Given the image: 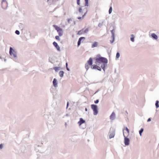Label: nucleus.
<instances>
[{"mask_svg": "<svg viewBox=\"0 0 159 159\" xmlns=\"http://www.w3.org/2000/svg\"><path fill=\"white\" fill-rule=\"evenodd\" d=\"M15 33L17 35H19L20 34V32L18 30H16V31H15Z\"/></svg>", "mask_w": 159, "mask_h": 159, "instance_id": "26", "label": "nucleus"}, {"mask_svg": "<svg viewBox=\"0 0 159 159\" xmlns=\"http://www.w3.org/2000/svg\"><path fill=\"white\" fill-rule=\"evenodd\" d=\"M67 65H68L67 63H66V68H67V70H69V69H68V68L67 67Z\"/></svg>", "mask_w": 159, "mask_h": 159, "instance_id": "33", "label": "nucleus"}, {"mask_svg": "<svg viewBox=\"0 0 159 159\" xmlns=\"http://www.w3.org/2000/svg\"><path fill=\"white\" fill-rule=\"evenodd\" d=\"M91 107L93 111L94 115H96L98 113L97 106L96 105L92 104Z\"/></svg>", "mask_w": 159, "mask_h": 159, "instance_id": "5", "label": "nucleus"}, {"mask_svg": "<svg viewBox=\"0 0 159 159\" xmlns=\"http://www.w3.org/2000/svg\"><path fill=\"white\" fill-rule=\"evenodd\" d=\"M143 128H141L140 130L139 131V134L141 136L142 135V133L143 132Z\"/></svg>", "mask_w": 159, "mask_h": 159, "instance_id": "19", "label": "nucleus"}, {"mask_svg": "<svg viewBox=\"0 0 159 159\" xmlns=\"http://www.w3.org/2000/svg\"><path fill=\"white\" fill-rule=\"evenodd\" d=\"M158 103V101H156L155 105L157 108H158L159 107Z\"/></svg>", "mask_w": 159, "mask_h": 159, "instance_id": "21", "label": "nucleus"}, {"mask_svg": "<svg viewBox=\"0 0 159 159\" xmlns=\"http://www.w3.org/2000/svg\"><path fill=\"white\" fill-rule=\"evenodd\" d=\"M85 1H88V0H85Z\"/></svg>", "mask_w": 159, "mask_h": 159, "instance_id": "38", "label": "nucleus"}, {"mask_svg": "<svg viewBox=\"0 0 159 159\" xmlns=\"http://www.w3.org/2000/svg\"><path fill=\"white\" fill-rule=\"evenodd\" d=\"M87 13V11H86V12H85V13L84 14L82 18H84V16L86 15V14Z\"/></svg>", "mask_w": 159, "mask_h": 159, "instance_id": "32", "label": "nucleus"}, {"mask_svg": "<svg viewBox=\"0 0 159 159\" xmlns=\"http://www.w3.org/2000/svg\"><path fill=\"white\" fill-rule=\"evenodd\" d=\"M64 72L63 71H60L59 72V75L61 77H63L64 75Z\"/></svg>", "mask_w": 159, "mask_h": 159, "instance_id": "16", "label": "nucleus"}, {"mask_svg": "<svg viewBox=\"0 0 159 159\" xmlns=\"http://www.w3.org/2000/svg\"><path fill=\"white\" fill-rule=\"evenodd\" d=\"M2 7L4 9H6L7 7V3L5 0H3L2 2Z\"/></svg>", "mask_w": 159, "mask_h": 159, "instance_id": "8", "label": "nucleus"}, {"mask_svg": "<svg viewBox=\"0 0 159 159\" xmlns=\"http://www.w3.org/2000/svg\"><path fill=\"white\" fill-rule=\"evenodd\" d=\"M125 137V144L126 145H128L129 144V139L127 137Z\"/></svg>", "mask_w": 159, "mask_h": 159, "instance_id": "9", "label": "nucleus"}, {"mask_svg": "<svg viewBox=\"0 0 159 159\" xmlns=\"http://www.w3.org/2000/svg\"><path fill=\"white\" fill-rule=\"evenodd\" d=\"M115 116V114L113 113L110 116V119H113Z\"/></svg>", "mask_w": 159, "mask_h": 159, "instance_id": "20", "label": "nucleus"}, {"mask_svg": "<svg viewBox=\"0 0 159 159\" xmlns=\"http://www.w3.org/2000/svg\"><path fill=\"white\" fill-rule=\"evenodd\" d=\"M48 1H49V0H48Z\"/></svg>", "mask_w": 159, "mask_h": 159, "instance_id": "39", "label": "nucleus"}, {"mask_svg": "<svg viewBox=\"0 0 159 159\" xmlns=\"http://www.w3.org/2000/svg\"><path fill=\"white\" fill-rule=\"evenodd\" d=\"M114 134H110L109 137L110 139H111V138L114 137Z\"/></svg>", "mask_w": 159, "mask_h": 159, "instance_id": "22", "label": "nucleus"}, {"mask_svg": "<svg viewBox=\"0 0 159 159\" xmlns=\"http://www.w3.org/2000/svg\"><path fill=\"white\" fill-rule=\"evenodd\" d=\"M85 111H87V109L86 108H85Z\"/></svg>", "mask_w": 159, "mask_h": 159, "instance_id": "36", "label": "nucleus"}, {"mask_svg": "<svg viewBox=\"0 0 159 159\" xmlns=\"http://www.w3.org/2000/svg\"><path fill=\"white\" fill-rule=\"evenodd\" d=\"M94 102L95 103L97 104L99 102V100H96Z\"/></svg>", "mask_w": 159, "mask_h": 159, "instance_id": "28", "label": "nucleus"}, {"mask_svg": "<svg viewBox=\"0 0 159 159\" xmlns=\"http://www.w3.org/2000/svg\"><path fill=\"white\" fill-rule=\"evenodd\" d=\"M59 36H55V39L57 40H58L59 41L60 40V38H59Z\"/></svg>", "mask_w": 159, "mask_h": 159, "instance_id": "24", "label": "nucleus"}, {"mask_svg": "<svg viewBox=\"0 0 159 159\" xmlns=\"http://www.w3.org/2000/svg\"><path fill=\"white\" fill-rule=\"evenodd\" d=\"M82 18L81 17H78V19H82Z\"/></svg>", "mask_w": 159, "mask_h": 159, "instance_id": "35", "label": "nucleus"}, {"mask_svg": "<svg viewBox=\"0 0 159 159\" xmlns=\"http://www.w3.org/2000/svg\"><path fill=\"white\" fill-rule=\"evenodd\" d=\"M85 122V120H84L82 118H80V120L78 122V124L80 126L82 124H83Z\"/></svg>", "mask_w": 159, "mask_h": 159, "instance_id": "11", "label": "nucleus"}, {"mask_svg": "<svg viewBox=\"0 0 159 159\" xmlns=\"http://www.w3.org/2000/svg\"><path fill=\"white\" fill-rule=\"evenodd\" d=\"M3 147V145L2 144H0V148L1 149H2Z\"/></svg>", "mask_w": 159, "mask_h": 159, "instance_id": "31", "label": "nucleus"}, {"mask_svg": "<svg viewBox=\"0 0 159 159\" xmlns=\"http://www.w3.org/2000/svg\"><path fill=\"white\" fill-rule=\"evenodd\" d=\"M88 5H89V1H86L85 2V6H88Z\"/></svg>", "mask_w": 159, "mask_h": 159, "instance_id": "27", "label": "nucleus"}, {"mask_svg": "<svg viewBox=\"0 0 159 159\" xmlns=\"http://www.w3.org/2000/svg\"><path fill=\"white\" fill-rule=\"evenodd\" d=\"M93 64V59L92 58H90L89 60L85 64V68L87 70H88L90 66H91Z\"/></svg>", "mask_w": 159, "mask_h": 159, "instance_id": "2", "label": "nucleus"}, {"mask_svg": "<svg viewBox=\"0 0 159 159\" xmlns=\"http://www.w3.org/2000/svg\"><path fill=\"white\" fill-rule=\"evenodd\" d=\"M89 29L88 28L86 29H83L79 31L78 33L77 34L79 35H81L82 34H84L85 33H86L89 31Z\"/></svg>", "mask_w": 159, "mask_h": 159, "instance_id": "6", "label": "nucleus"}, {"mask_svg": "<svg viewBox=\"0 0 159 159\" xmlns=\"http://www.w3.org/2000/svg\"><path fill=\"white\" fill-rule=\"evenodd\" d=\"M53 26L55 28L56 30H57L59 36H62L63 34L62 29L55 25H54Z\"/></svg>", "mask_w": 159, "mask_h": 159, "instance_id": "3", "label": "nucleus"}, {"mask_svg": "<svg viewBox=\"0 0 159 159\" xmlns=\"http://www.w3.org/2000/svg\"><path fill=\"white\" fill-rule=\"evenodd\" d=\"M79 11L80 13H81L82 12V9L81 8H80L79 9Z\"/></svg>", "mask_w": 159, "mask_h": 159, "instance_id": "29", "label": "nucleus"}, {"mask_svg": "<svg viewBox=\"0 0 159 159\" xmlns=\"http://www.w3.org/2000/svg\"><path fill=\"white\" fill-rule=\"evenodd\" d=\"M85 39V38L84 37H81L79 39V40L78 42V45L79 46L81 43V41L82 39Z\"/></svg>", "mask_w": 159, "mask_h": 159, "instance_id": "12", "label": "nucleus"}, {"mask_svg": "<svg viewBox=\"0 0 159 159\" xmlns=\"http://www.w3.org/2000/svg\"><path fill=\"white\" fill-rule=\"evenodd\" d=\"M151 36L152 37L155 39H157V36L154 33L152 34H151Z\"/></svg>", "mask_w": 159, "mask_h": 159, "instance_id": "15", "label": "nucleus"}, {"mask_svg": "<svg viewBox=\"0 0 159 159\" xmlns=\"http://www.w3.org/2000/svg\"><path fill=\"white\" fill-rule=\"evenodd\" d=\"M9 53L11 56H13L14 57H16V54L15 51L12 49L11 47H10V48Z\"/></svg>", "mask_w": 159, "mask_h": 159, "instance_id": "7", "label": "nucleus"}, {"mask_svg": "<svg viewBox=\"0 0 159 159\" xmlns=\"http://www.w3.org/2000/svg\"><path fill=\"white\" fill-rule=\"evenodd\" d=\"M53 84L54 86L56 87L57 85V83L56 79H54L53 81Z\"/></svg>", "mask_w": 159, "mask_h": 159, "instance_id": "14", "label": "nucleus"}, {"mask_svg": "<svg viewBox=\"0 0 159 159\" xmlns=\"http://www.w3.org/2000/svg\"><path fill=\"white\" fill-rule=\"evenodd\" d=\"M53 69L55 70L56 71H57L60 70V68L58 67H55L53 68Z\"/></svg>", "mask_w": 159, "mask_h": 159, "instance_id": "18", "label": "nucleus"}, {"mask_svg": "<svg viewBox=\"0 0 159 159\" xmlns=\"http://www.w3.org/2000/svg\"><path fill=\"white\" fill-rule=\"evenodd\" d=\"M53 45L56 48L57 50L60 51V48L56 42H53Z\"/></svg>", "mask_w": 159, "mask_h": 159, "instance_id": "10", "label": "nucleus"}, {"mask_svg": "<svg viewBox=\"0 0 159 159\" xmlns=\"http://www.w3.org/2000/svg\"><path fill=\"white\" fill-rule=\"evenodd\" d=\"M151 120V118H149L148 119V120H147V121H148V122H149V121H150Z\"/></svg>", "mask_w": 159, "mask_h": 159, "instance_id": "34", "label": "nucleus"}, {"mask_svg": "<svg viewBox=\"0 0 159 159\" xmlns=\"http://www.w3.org/2000/svg\"><path fill=\"white\" fill-rule=\"evenodd\" d=\"M98 43L97 42H94L92 45V48H94L97 46Z\"/></svg>", "mask_w": 159, "mask_h": 159, "instance_id": "13", "label": "nucleus"}, {"mask_svg": "<svg viewBox=\"0 0 159 159\" xmlns=\"http://www.w3.org/2000/svg\"><path fill=\"white\" fill-rule=\"evenodd\" d=\"M95 59L96 62V63L98 65H99L101 63L102 64L101 65V67L96 65L92 64L91 67V68L92 69H97L99 71H101L102 68L104 71L106 65L107 63V59L103 57H97L95 58Z\"/></svg>", "mask_w": 159, "mask_h": 159, "instance_id": "1", "label": "nucleus"}, {"mask_svg": "<svg viewBox=\"0 0 159 159\" xmlns=\"http://www.w3.org/2000/svg\"><path fill=\"white\" fill-rule=\"evenodd\" d=\"M112 11V7H111L109 8V14H111Z\"/></svg>", "mask_w": 159, "mask_h": 159, "instance_id": "23", "label": "nucleus"}, {"mask_svg": "<svg viewBox=\"0 0 159 159\" xmlns=\"http://www.w3.org/2000/svg\"><path fill=\"white\" fill-rule=\"evenodd\" d=\"M123 135L124 137H127L129 134V130L127 127L124 128L123 129Z\"/></svg>", "mask_w": 159, "mask_h": 159, "instance_id": "4", "label": "nucleus"}, {"mask_svg": "<svg viewBox=\"0 0 159 159\" xmlns=\"http://www.w3.org/2000/svg\"><path fill=\"white\" fill-rule=\"evenodd\" d=\"M131 37L130 38L131 40L133 42L134 41V38H135L133 34L131 35Z\"/></svg>", "mask_w": 159, "mask_h": 159, "instance_id": "17", "label": "nucleus"}, {"mask_svg": "<svg viewBox=\"0 0 159 159\" xmlns=\"http://www.w3.org/2000/svg\"><path fill=\"white\" fill-rule=\"evenodd\" d=\"M120 56V53L119 52H117L116 54V58H118Z\"/></svg>", "mask_w": 159, "mask_h": 159, "instance_id": "25", "label": "nucleus"}, {"mask_svg": "<svg viewBox=\"0 0 159 159\" xmlns=\"http://www.w3.org/2000/svg\"><path fill=\"white\" fill-rule=\"evenodd\" d=\"M69 105V103L68 102L67 103V107Z\"/></svg>", "mask_w": 159, "mask_h": 159, "instance_id": "37", "label": "nucleus"}, {"mask_svg": "<svg viewBox=\"0 0 159 159\" xmlns=\"http://www.w3.org/2000/svg\"><path fill=\"white\" fill-rule=\"evenodd\" d=\"M80 0H77V3L78 5H80Z\"/></svg>", "mask_w": 159, "mask_h": 159, "instance_id": "30", "label": "nucleus"}]
</instances>
